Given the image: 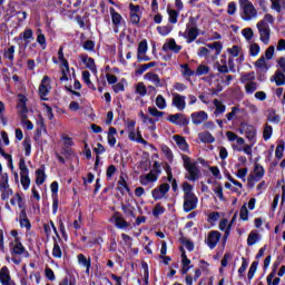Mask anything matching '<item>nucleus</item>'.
I'll list each match as a JSON object with an SVG mask.
<instances>
[{
	"instance_id": "56",
	"label": "nucleus",
	"mask_w": 285,
	"mask_h": 285,
	"mask_svg": "<svg viewBox=\"0 0 285 285\" xmlns=\"http://www.w3.org/2000/svg\"><path fill=\"white\" fill-rule=\"evenodd\" d=\"M156 30L160 36H167L171 32L173 28L170 26H158Z\"/></svg>"
},
{
	"instance_id": "46",
	"label": "nucleus",
	"mask_w": 285,
	"mask_h": 285,
	"mask_svg": "<svg viewBox=\"0 0 285 285\" xmlns=\"http://www.w3.org/2000/svg\"><path fill=\"white\" fill-rule=\"evenodd\" d=\"M272 1V9L275 10L277 13L282 12V6L285 4V0H269Z\"/></svg>"
},
{
	"instance_id": "19",
	"label": "nucleus",
	"mask_w": 285,
	"mask_h": 285,
	"mask_svg": "<svg viewBox=\"0 0 285 285\" xmlns=\"http://www.w3.org/2000/svg\"><path fill=\"white\" fill-rule=\"evenodd\" d=\"M146 80L151 81L156 88H163L164 83L161 82L159 76L155 72H148L144 76Z\"/></svg>"
},
{
	"instance_id": "43",
	"label": "nucleus",
	"mask_w": 285,
	"mask_h": 285,
	"mask_svg": "<svg viewBox=\"0 0 285 285\" xmlns=\"http://www.w3.org/2000/svg\"><path fill=\"white\" fill-rule=\"evenodd\" d=\"M18 168H20V176H29V169L26 166V159L23 157L20 158V161L18 163Z\"/></svg>"
},
{
	"instance_id": "44",
	"label": "nucleus",
	"mask_w": 285,
	"mask_h": 285,
	"mask_svg": "<svg viewBox=\"0 0 285 285\" xmlns=\"http://www.w3.org/2000/svg\"><path fill=\"white\" fill-rule=\"evenodd\" d=\"M33 31L31 29H26L24 32L20 33V39H24L26 47L29 45V39H33Z\"/></svg>"
},
{
	"instance_id": "58",
	"label": "nucleus",
	"mask_w": 285,
	"mask_h": 285,
	"mask_svg": "<svg viewBox=\"0 0 285 285\" xmlns=\"http://www.w3.org/2000/svg\"><path fill=\"white\" fill-rule=\"evenodd\" d=\"M148 112L151 117H156V118H160L164 117L165 112L159 111L157 108L155 107H149L148 108Z\"/></svg>"
},
{
	"instance_id": "17",
	"label": "nucleus",
	"mask_w": 285,
	"mask_h": 285,
	"mask_svg": "<svg viewBox=\"0 0 285 285\" xmlns=\"http://www.w3.org/2000/svg\"><path fill=\"white\" fill-rule=\"evenodd\" d=\"M77 258H78V264L86 268L85 271L86 275H89L90 268H91V258L90 257L87 258L85 254H78Z\"/></svg>"
},
{
	"instance_id": "4",
	"label": "nucleus",
	"mask_w": 285,
	"mask_h": 285,
	"mask_svg": "<svg viewBox=\"0 0 285 285\" xmlns=\"http://www.w3.org/2000/svg\"><path fill=\"white\" fill-rule=\"evenodd\" d=\"M257 30L259 32V39L265 45L269 43L271 40V29L265 20H261L257 22Z\"/></svg>"
},
{
	"instance_id": "60",
	"label": "nucleus",
	"mask_w": 285,
	"mask_h": 285,
	"mask_svg": "<svg viewBox=\"0 0 285 285\" xmlns=\"http://www.w3.org/2000/svg\"><path fill=\"white\" fill-rule=\"evenodd\" d=\"M27 101L28 99L26 96H21L20 100L18 101V108H21L22 112H28Z\"/></svg>"
},
{
	"instance_id": "57",
	"label": "nucleus",
	"mask_w": 285,
	"mask_h": 285,
	"mask_svg": "<svg viewBox=\"0 0 285 285\" xmlns=\"http://www.w3.org/2000/svg\"><path fill=\"white\" fill-rule=\"evenodd\" d=\"M242 261H243L242 266H240L239 269H238V276H239V278L245 277L244 273L246 272V269H247V267H248V262L246 261V258H245V257H242Z\"/></svg>"
},
{
	"instance_id": "2",
	"label": "nucleus",
	"mask_w": 285,
	"mask_h": 285,
	"mask_svg": "<svg viewBox=\"0 0 285 285\" xmlns=\"http://www.w3.org/2000/svg\"><path fill=\"white\" fill-rule=\"evenodd\" d=\"M51 89H52L51 79L49 76H45L38 88V95H39L40 101H49L48 96L50 95Z\"/></svg>"
},
{
	"instance_id": "31",
	"label": "nucleus",
	"mask_w": 285,
	"mask_h": 285,
	"mask_svg": "<svg viewBox=\"0 0 285 285\" xmlns=\"http://www.w3.org/2000/svg\"><path fill=\"white\" fill-rule=\"evenodd\" d=\"M274 81L277 87L285 86V73L281 70H277L274 76Z\"/></svg>"
},
{
	"instance_id": "32",
	"label": "nucleus",
	"mask_w": 285,
	"mask_h": 285,
	"mask_svg": "<svg viewBox=\"0 0 285 285\" xmlns=\"http://www.w3.org/2000/svg\"><path fill=\"white\" fill-rule=\"evenodd\" d=\"M261 239V235L256 230H252L247 237V245L253 246Z\"/></svg>"
},
{
	"instance_id": "12",
	"label": "nucleus",
	"mask_w": 285,
	"mask_h": 285,
	"mask_svg": "<svg viewBox=\"0 0 285 285\" xmlns=\"http://www.w3.org/2000/svg\"><path fill=\"white\" fill-rule=\"evenodd\" d=\"M193 125L199 126L207 121L208 115L205 111L193 112L190 114Z\"/></svg>"
},
{
	"instance_id": "26",
	"label": "nucleus",
	"mask_w": 285,
	"mask_h": 285,
	"mask_svg": "<svg viewBox=\"0 0 285 285\" xmlns=\"http://www.w3.org/2000/svg\"><path fill=\"white\" fill-rule=\"evenodd\" d=\"M10 254L12 256L14 255H23L24 254V257H29V253L26 250L24 246L22 244H18V245H13L12 248H11V252Z\"/></svg>"
},
{
	"instance_id": "9",
	"label": "nucleus",
	"mask_w": 285,
	"mask_h": 285,
	"mask_svg": "<svg viewBox=\"0 0 285 285\" xmlns=\"http://www.w3.org/2000/svg\"><path fill=\"white\" fill-rule=\"evenodd\" d=\"M110 16H111V22L115 27V32H118L119 27L121 26V22L124 21V18L118 11H116L115 8L109 9Z\"/></svg>"
},
{
	"instance_id": "55",
	"label": "nucleus",
	"mask_w": 285,
	"mask_h": 285,
	"mask_svg": "<svg viewBox=\"0 0 285 285\" xmlns=\"http://www.w3.org/2000/svg\"><path fill=\"white\" fill-rule=\"evenodd\" d=\"M160 150H163L167 160H169V161L173 160L174 155H173L171 149L168 146H166V145L160 146Z\"/></svg>"
},
{
	"instance_id": "34",
	"label": "nucleus",
	"mask_w": 285,
	"mask_h": 285,
	"mask_svg": "<svg viewBox=\"0 0 285 285\" xmlns=\"http://www.w3.org/2000/svg\"><path fill=\"white\" fill-rule=\"evenodd\" d=\"M153 216L155 218L159 217L160 215L166 213V208L161 206V203H156L155 207L153 208Z\"/></svg>"
},
{
	"instance_id": "30",
	"label": "nucleus",
	"mask_w": 285,
	"mask_h": 285,
	"mask_svg": "<svg viewBox=\"0 0 285 285\" xmlns=\"http://www.w3.org/2000/svg\"><path fill=\"white\" fill-rule=\"evenodd\" d=\"M253 176L256 178V181L262 180L263 177L265 176L264 167L259 164H256L255 167H254V175Z\"/></svg>"
},
{
	"instance_id": "36",
	"label": "nucleus",
	"mask_w": 285,
	"mask_h": 285,
	"mask_svg": "<svg viewBox=\"0 0 285 285\" xmlns=\"http://www.w3.org/2000/svg\"><path fill=\"white\" fill-rule=\"evenodd\" d=\"M120 207H121L122 213H125L128 216H131L132 218H136L134 206H131L130 204H127V205L121 204Z\"/></svg>"
},
{
	"instance_id": "61",
	"label": "nucleus",
	"mask_w": 285,
	"mask_h": 285,
	"mask_svg": "<svg viewBox=\"0 0 285 285\" xmlns=\"http://www.w3.org/2000/svg\"><path fill=\"white\" fill-rule=\"evenodd\" d=\"M30 178L29 175H22L21 176V185L23 187L24 190H28L30 187Z\"/></svg>"
},
{
	"instance_id": "42",
	"label": "nucleus",
	"mask_w": 285,
	"mask_h": 285,
	"mask_svg": "<svg viewBox=\"0 0 285 285\" xmlns=\"http://www.w3.org/2000/svg\"><path fill=\"white\" fill-rule=\"evenodd\" d=\"M97 146H98V148L95 149V153L97 154V158H96V163H95V170H97L99 161H100L99 155H101L106 151L105 147L100 142H98Z\"/></svg>"
},
{
	"instance_id": "62",
	"label": "nucleus",
	"mask_w": 285,
	"mask_h": 285,
	"mask_svg": "<svg viewBox=\"0 0 285 285\" xmlns=\"http://www.w3.org/2000/svg\"><path fill=\"white\" fill-rule=\"evenodd\" d=\"M209 72V68L205 65H200L197 69H196V75L197 76H203V75H207Z\"/></svg>"
},
{
	"instance_id": "39",
	"label": "nucleus",
	"mask_w": 285,
	"mask_h": 285,
	"mask_svg": "<svg viewBox=\"0 0 285 285\" xmlns=\"http://www.w3.org/2000/svg\"><path fill=\"white\" fill-rule=\"evenodd\" d=\"M257 89H258V83L255 81L247 82L245 86V91L247 95L255 94L257 91Z\"/></svg>"
},
{
	"instance_id": "21",
	"label": "nucleus",
	"mask_w": 285,
	"mask_h": 285,
	"mask_svg": "<svg viewBox=\"0 0 285 285\" xmlns=\"http://www.w3.org/2000/svg\"><path fill=\"white\" fill-rule=\"evenodd\" d=\"M245 136L249 142L256 141L257 130L253 125H245Z\"/></svg>"
},
{
	"instance_id": "1",
	"label": "nucleus",
	"mask_w": 285,
	"mask_h": 285,
	"mask_svg": "<svg viewBox=\"0 0 285 285\" xmlns=\"http://www.w3.org/2000/svg\"><path fill=\"white\" fill-rule=\"evenodd\" d=\"M183 160H184V167L186 168L187 173L189 174V176H187L186 179H188L189 181L198 180L200 170L198 169L197 164L193 163L190 160L189 156H184Z\"/></svg>"
},
{
	"instance_id": "51",
	"label": "nucleus",
	"mask_w": 285,
	"mask_h": 285,
	"mask_svg": "<svg viewBox=\"0 0 285 285\" xmlns=\"http://www.w3.org/2000/svg\"><path fill=\"white\" fill-rule=\"evenodd\" d=\"M261 53V46L258 43H253L249 46V56L257 57Z\"/></svg>"
},
{
	"instance_id": "41",
	"label": "nucleus",
	"mask_w": 285,
	"mask_h": 285,
	"mask_svg": "<svg viewBox=\"0 0 285 285\" xmlns=\"http://www.w3.org/2000/svg\"><path fill=\"white\" fill-rule=\"evenodd\" d=\"M273 135V126L265 124L263 129V139L267 141Z\"/></svg>"
},
{
	"instance_id": "23",
	"label": "nucleus",
	"mask_w": 285,
	"mask_h": 285,
	"mask_svg": "<svg viewBox=\"0 0 285 285\" xmlns=\"http://www.w3.org/2000/svg\"><path fill=\"white\" fill-rule=\"evenodd\" d=\"M37 126H39V127L36 129L35 139L39 140L42 137V132H47V126H46L45 119L40 118L37 121Z\"/></svg>"
},
{
	"instance_id": "8",
	"label": "nucleus",
	"mask_w": 285,
	"mask_h": 285,
	"mask_svg": "<svg viewBox=\"0 0 285 285\" xmlns=\"http://www.w3.org/2000/svg\"><path fill=\"white\" fill-rule=\"evenodd\" d=\"M173 106L177 108L178 111H184L187 107L186 96L179 94H173Z\"/></svg>"
},
{
	"instance_id": "64",
	"label": "nucleus",
	"mask_w": 285,
	"mask_h": 285,
	"mask_svg": "<svg viewBox=\"0 0 285 285\" xmlns=\"http://www.w3.org/2000/svg\"><path fill=\"white\" fill-rule=\"evenodd\" d=\"M23 147H24L26 156L29 157L31 155V141H30V139H28V138L24 139Z\"/></svg>"
},
{
	"instance_id": "27",
	"label": "nucleus",
	"mask_w": 285,
	"mask_h": 285,
	"mask_svg": "<svg viewBox=\"0 0 285 285\" xmlns=\"http://www.w3.org/2000/svg\"><path fill=\"white\" fill-rule=\"evenodd\" d=\"M187 30V43H193L199 36V29L197 27H190Z\"/></svg>"
},
{
	"instance_id": "18",
	"label": "nucleus",
	"mask_w": 285,
	"mask_h": 285,
	"mask_svg": "<svg viewBox=\"0 0 285 285\" xmlns=\"http://www.w3.org/2000/svg\"><path fill=\"white\" fill-rule=\"evenodd\" d=\"M46 167L42 165L39 169L36 170V185L41 186L46 183Z\"/></svg>"
},
{
	"instance_id": "48",
	"label": "nucleus",
	"mask_w": 285,
	"mask_h": 285,
	"mask_svg": "<svg viewBox=\"0 0 285 285\" xmlns=\"http://www.w3.org/2000/svg\"><path fill=\"white\" fill-rule=\"evenodd\" d=\"M147 51H148V42H147V40H142L138 45L137 56L146 55Z\"/></svg>"
},
{
	"instance_id": "63",
	"label": "nucleus",
	"mask_w": 285,
	"mask_h": 285,
	"mask_svg": "<svg viewBox=\"0 0 285 285\" xmlns=\"http://www.w3.org/2000/svg\"><path fill=\"white\" fill-rule=\"evenodd\" d=\"M248 209H247V207H246V204H244V206H242V208H240V219L243 220V222H247L248 220Z\"/></svg>"
},
{
	"instance_id": "14",
	"label": "nucleus",
	"mask_w": 285,
	"mask_h": 285,
	"mask_svg": "<svg viewBox=\"0 0 285 285\" xmlns=\"http://www.w3.org/2000/svg\"><path fill=\"white\" fill-rule=\"evenodd\" d=\"M80 60L86 65L87 69L91 70L92 72H97V66L92 57H89L87 53H81Z\"/></svg>"
},
{
	"instance_id": "29",
	"label": "nucleus",
	"mask_w": 285,
	"mask_h": 285,
	"mask_svg": "<svg viewBox=\"0 0 285 285\" xmlns=\"http://www.w3.org/2000/svg\"><path fill=\"white\" fill-rule=\"evenodd\" d=\"M82 81L83 83L89 87V89H91L92 91H96L97 88L94 85V82H91L90 80V72L88 70L82 71Z\"/></svg>"
},
{
	"instance_id": "22",
	"label": "nucleus",
	"mask_w": 285,
	"mask_h": 285,
	"mask_svg": "<svg viewBox=\"0 0 285 285\" xmlns=\"http://www.w3.org/2000/svg\"><path fill=\"white\" fill-rule=\"evenodd\" d=\"M117 185H118V191H119L121 195H125L126 191H127L128 194H130V187H129V185L127 184L125 176H122V175L119 176V180H118Z\"/></svg>"
},
{
	"instance_id": "3",
	"label": "nucleus",
	"mask_w": 285,
	"mask_h": 285,
	"mask_svg": "<svg viewBox=\"0 0 285 285\" xmlns=\"http://www.w3.org/2000/svg\"><path fill=\"white\" fill-rule=\"evenodd\" d=\"M240 6L243 7L242 18L244 21H250L253 18L257 17V10L253 6V2L248 0H239Z\"/></svg>"
},
{
	"instance_id": "20",
	"label": "nucleus",
	"mask_w": 285,
	"mask_h": 285,
	"mask_svg": "<svg viewBox=\"0 0 285 285\" xmlns=\"http://www.w3.org/2000/svg\"><path fill=\"white\" fill-rule=\"evenodd\" d=\"M220 63L216 62V68H217L218 72H219V75L228 73L229 69H228V66H227V57H226V55H222Z\"/></svg>"
},
{
	"instance_id": "5",
	"label": "nucleus",
	"mask_w": 285,
	"mask_h": 285,
	"mask_svg": "<svg viewBox=\"0 0 285 285\" xmlns=\"http://www.w3.org/2000/svg\"><path fill=\"white\" fill-rule=\"evenodd\" d=\"M167 120L178 127H188L190 124V118L188 116H185L184 114H175L168 116Z\"/></svg>"
},
{
	"instance_id": "52",
	"label": "nucleus",
	"mask_w": 285,
	"mask_h": 285,
	"mask_svg": "<svg viewBox=\"0 0 285 285\" xmlns=\"http://www.w3.org/2000/svg\"><path fill=\"white\" fill-rule=\"evenodd\" d=\"M194 190V186L190 185L189 183L185 181L183 184V191H184V196H190V195H195V193H193Z\"/></svg>"
},
{
	"instance_id": "37",
	"label": "nucleus",
	"mask_w": 285,
	"mask_h": 285,
	"mask_svg": "<svg viewBox=\"0 0 285 285\" xmlns=\"http://www.w3.org/2000/svg\"><path fill=\"white\" fill-rule=\"evenodd\" d=\"M51 255H53V258L58 259L62 257V250L56 238H53V250L51 252Z\"/></svg>"
},
{
	"instance_id": "35",
	"label": "nucleus",
	"mask_w": 285,
	"mask_h": 285,
	"mask_svg": "<svg viewBox=\"0 0 285 285\" xmlns=\"http://www.w3.org/2000/svg\"><path fill=\"white\" fill-rule=\"evenodd\" d=\"M58 59H59V61L61 62V66L65 67L63 70L69 71V62H68L67 59L65 58L63 48H62V47H60V49H59V51H58Z\"/></svg>"
},
{
	"instance_id": "45",
	"label": "nucleus",
	"mask_w": 285,
	"mask_h": 285,
	"mask_svg": "<svg viewBox=\"0 0 285 285\" xmlns=\"http://www.w3.org/2000/svg\"><path fill=\"white\" fill-rule=\"evenodd\" d=\"M155 104H156V107L159 108L160 110H164L167 107L166 99L164 98L163 95H158L156 97Z\"/></svg>"
},
{
	"instance_id": "28",
	"label": "nucleus",
	"mask_w": 285,
	"mask_h": 285,
	"mask_svg": "<svg viewBox=\"0 0 285 285\" xmlns=\"http://www.w3.org/2000/svg\"><path fill=\"white\" fill-rule=\"evenodd\" d=\"M1 200L8 202L11 196H13V189L9 186L0 187Z\"/></svg>"
},
{
	"instance_id": "25",
	"label": "nucleus",
	"mask_w": 285,
	"mask_h": 285,
	"mask_svg": "<svg viewBox=\"0 0 285 285\" xmlns=\"http://www.w3.org/2000/svg\"><path fill=\"white\" fill-rule=\"evenodd\" d=\"M20 225H21V228H27V230H30L31 228V223L30 220L28 219V215H27V210L26 208H23L20 213Z\"/></svg>"
},
{
	"instance_id": "54",
	"label": "nucleus",
	"mask_w": 285,
	"mask_h": 285,
	"mask_svg": "<svg viewBox=\"0 0 285 285\" xmlns=\"http://www.w3.org/2000/svg\"><path fill=\"white\" fill-rule=\"evenodd\" d=\"M256 79L255 77V72H248V73H245L240 78V82L242 83H246V82H250V81H254Z\"/></svg>"
},
{
	"instance_id": "15",
	"label": "nucleus",
	"mask_w": 285,
	"mask_h": 285,
	"mask_svg": "<svg viewBox=\"0 0 285 285\" xmlns=\"http://www.w3.org/2000/svg\"><path fill=\"white\" fill-rule=\"evenodd\" d=\"M129 9H130V22L134 26H138L140 21V14H138L140 7L130 3Z\"/></svg>"
},
{
	"instance_id": "24",
	"label": "nucleus",
	"mask_w": 285,
	"mask_h": 285,
	"mask_svg": "<svg viewBox=\"0 0 285 285\" xmlns=\"http://www.w3.org/2000/svg\"><path fill=\"white\" fill-rule=\"evenodd\" d=\"M11 281L10 271L7 266H3L0 269V283L2 285H8V283Z\"/></svg>"
},
{
	"instance_id": "16",
	"label": "nucleus",
	"mask_w": 285,
	"mask_h": 285,
	"mask_svg": "<svg viewBox=\"0 0 285 285\" xmlns=\"http://www.w3.org/2000/svg\"><path fill=\"white\" fill-rule=\"evenodd\" d=\"M114 218H115V226H116L118 229H127L128 227H130V223H128L127 220H125V219L121 217V214H120L119 212H116V213H115Z\"/></svg>"
},
{
	"instance_id": "47",
	"label": "nucleus",
	"mask_w": 285,
	"mask_h": 285,
	"mask_svg": "<svg viewBox=\"0 0 285 285\" xmlns=\"http://www.w3.org/2000/svg\"><path fill=\"white\" fill-rule=\"evenodd\" d=\"M226 111V106L223 105L219 100L215 99V115H222L225 114Z\"/></svg>"
},
{
	"instance_id": "11",
	"label": "nucleus",
	"mask_w": 285,
	"mask_h": 285,
	"mask_svg": "<svg viewBox=\"0 0 285 285\" xmlns=\"http://www.w3.org/2000/svg\"><path fill=\"white\" fill-rule=\"evenodd\" d=\"M232 223L228 224L227 219H222L219 222V230L224 232L223 244H226L228 237L230 236Z\"/></svg>"
},
{
	"instance_id": "33",
	"label": "nucleus",
	"mask_w": 285,
	"mask_h": 285,
	"mask_svg": "<svg viewBox=\"0 0 285 285\" xmlns=\"http://www.w3.org/2000/svg\"><path fill=\"white\" fill-rule=\"evenodd\" d=\"M199 139L202 142H205V144H212L215 141V137H213L212 134L208 131L200 132Z\"/></svg>"
},
{
	"instance_id": "13",
	"label": "nucleus",
	"mask_w": 285,
	"mask_h": 285,
	"mask_svg": "<svg viewBox=\"0 0 285 285\" xmlns=\"http://www.w3.org/2000/svg\"><path fill=\"white\" fill-rule=\"evenodd\" d=\"M183 47L180 45H176L175 39H169L163 47V51L168 52L173 51L175 55H178L181 51Z\"/></svg>"
},
{
	"instance_id": "7",
	"label": "nucleus",
	"mask_w": 285,
	"mask_h": 285,
	"mask_svg": "<svg viewBox=\"0 0 285 285\" xmlns=\"http://www.w3.org/2000/svg\"><path fill=\"white\" fill-rule=\"evenodd\" d=\"M170 189V185L168 184H163V185H158V187H155L151 190V197L155 202L161 200L165 195L169 191Z\"/></svg>"
},
{
	"instance_id": "53",
	"label": "nucleus",
	"mask_w": 285,
	"mask_h": 285,
	"mask_svg": "<svg viewBox=\"0 0 285 285\" xmlns=\"http://www.w3.org/2000/svg\"><path fill=\"white\" fill-rule=\"evenodd\" d=\"M267 121L278 125L281 122V116L276 115V111L273 110L272 114L267 116Z\"/></svg>"
},
{
	"instance_id": "38",
	"label": "nucleus",
	"mask_w": 285,
	"mask_h": 285,
	"mask_svg": "<svg viewBox=\"0 0 285 285\" xmlns=\"http://www.w3.org/2000/svg\"><path fill=\"white\" fill-rule=\"evenodd\" d=\"M174 139L183 150H186L189 147L185 137L176 135L174 136Z\"/></svg>"
},
{
	"instance_id": "50",
	"label": "nucleus",
	"mask_w": 285,
	"mask_h": 285,
	"mask_svg": "<svg viewBox=\"0 0 285 285\" xmlns=\"http://www.w3.org/2000/svg\"><path fill=\"white\" fill-rule=\"evenodd\" d=\"M167 12H168V16H169V22L171 24H176L177 19L179 18V11L168 9Z\"/></svg>"
},
{
	"instance_id": "49",
	"label": "nucleus",
	"mask_w": 285,
	"mask_h": 285,
	"mask_svg": "<svg viewBox=\"0 0 285 285\" xmlns=\"http://www.w3.org/2000/svg\"><path fill=\"white\" fill-rule=\"evenodd\" d=\"M210 249H215V230H210L205 239Z\"/></svg>"
},
{
	"instance_id": "6",
	"label": "nucleus",
	"mask_w": 285,
	"mask_h": 285,
	"mask_svg": "<svg viewBox=\"0 0 285 285\" xmlns=\"http://www.w3.org/2000/svg\"><path fill=\"white\" fill-rule=\"evenodd\" d=\"M198 197L193 195H184V212L189 213L197 208Z\"/></svg>"
},
{
	"instance_id": "10",
	"label": "nucleus",
	"mask_w": 285,
	"mask_h": 285,
	"mask_svg": "<svg viewBox=\"0 0 285 285\" xmlns=\"http://www.w3.org/2000/svg\"><path fill=\"white\" fill-rule=\"evenodd\" d=\"M157 173L155 170H150L147 175H141L139 177V181L142 186H148L149 183H156L158 180Z\"/></svg>"
},
{
	"instance_id": "40",
	"label": "nucleus",
	"mask_w": 285,
	"mask_h": 285,
	"mask_svg": "<svg viewBox=\"0 0 285 285\" xmlns=\"http://www.w3.org/2000/svg\"><path fill=\"white\" fill-rule=\"evenodd\" d=\"M136 94L140 97H146L148 95L147 86L144 82H138L136 86Z\"/></svg>"
},
{
	"instance_id": "59",
	"label": "nucleus",
	"mask_w": 285,
	"mask_h": 285,
	"mask_svg": "<svg viewBox=\"0 0 285 285\" xmlns=\"http://www.w3.org/2000/svg\"><path fill=\"white\" fill-rule=\"evenodd\" d=\"M284 149H285V144L284 141H282L277 148H276V151H275V156L278 160H281L283 158V153H284Z\"/></svg>"
}]
</instances>
